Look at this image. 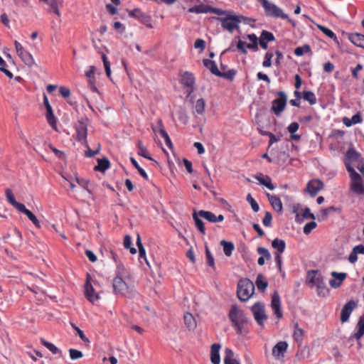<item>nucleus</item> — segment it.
Masks as SVG:
<instances>
[{"label":"nucleus","instance_id":"f257e3e1","mask_svg":"<svg viewBox=\"0 0 364 364\" xmlns=\"http://www.w3.org/2000/svg\"><path fill=\"white\" fill-rule=\"evenodd\" d=\"M214 19L221 23L222 27L228 31L230 33H232L235 28H238V24L244 21L247 22L250 21V18L245 17L243 16H237L232 11L227 16L225 17H213Z\"/></svg>","mask_w":364,"mask_h":364},{"label":"nucleus","instance_id":"f03ea898","mask_svg":"<svg viewBox=\"0 0 364 364\" xmlns=\"http://www.w3.org/2000/svg\"><path fill=\"white\" fill-rule=\"evenodd\" d=\"M306 283L311 287L316 286L318 296H326L328 293L326 284L323 282L322 275L317 270H310L307 273Z\"/></svg>","mask_w":364,"mask_h":364},{"label":"nucleus","instance_id":"7ed1b4c3","mask_svg":"<svg viewBox=\"0 0 364 364\" xmlns=\"http://www.w3.org/2000/svg\"><path fill=\"white\" fill-rule=\"evenodd\" d=\"M255 292V285L249 279L239 280L237 287V296L242 301H247Z\"/></svg>","mask_w":364,"mask_h":364},{"label":"nucleus","instance_id":"20e7f679","mask_svg":"<svg viewBox=\"0 0 364 364\" xmlns=\"http://www.w3.org/2000/svg\"><path fill=\"white\" fill-rule=\"evenodd\" d=\"M113 291L115 294H120L127 298H132L135 294L134 287L128 285L122 277L117 275L112 281Z\"/></svg>","mask_w":364,"mask_h":364},{"label":"nucleus","instance_id":"39448f33","mask_svg":"<svg viewBox=\"0 0 364 364\" xmlns=\"http://www.w3.org/2000/svg\"><path fill=\"white\" fill-rule=\"evenodd\" d=\"M229 318L232 326L236 328L237 333H242V325L247 322L245 313L237 305H233L230 309Z\"/></svg>","mask_w":364,"mask_h":364},{"label":"nucleus","instance_id":"423d86ee","mask_svg":"<svg viewBox=\"0 0 364 364\" xmlns=\"http://www.w3.org/2000/svg\"><path fill=\"white\" fill-rule=\"evenodd\" d=\"M262 4L265 14L268 16L272 17H280L283 19H287L289 22H290L294 26L296 25L295 22L292 21L287 14H284L283 11L279 8L277 5L273 3L268 1L267 0H259Z\"/></svg>","mask_w":364,"mask_h":364},{"label":"nucleus","instance_id":"0eeeda50","mask_svg":"<svg viewBox=\"0 0 364 364\" xmlns=\"http://www.w3.org/2000/svg\"><path fill=\"white\" fill-rule=\"evenodd\" d=\"M87 123L88 119L87 117H81L75 124V139L80 142L85 146L87 147L88 144L87 141Z\"/></svg>","mask_w":364,"mask_h":364},{"label":"nucleus","instance_id":"6e6552de","mask_svg":"<svg viewBox=\"0 0 364 364\" xmlns=\"http://www.w3.org/2000/svg\"><path fill=\"white\" fill-rule=\"evenodd\" d=\"M347 171L350 173L351 178L350 191L357 195H363L364 186L360 175L348 163H347Z\"/></svg>","mask_w":364,"mask_h":364},{"label":"nucleus","instance_id":"1a4fd4ad","mask_svg":"<svg viewBox=\"0 0 364 364\" xmlns=\"http://www.w3.org/2000/svg\"><path fill=\"white\" fill-rule=\"evenodd\" d=\"M277 95L278 96V98L272 102L271 110L274 114L279 116L286 107L287 96L283 91H278L277 92Z\"/></svg>","mask_w":364,"mask_h":364},{"label":"nucleus","instance_id":"9d476101","mask_svg":"<svg viewBox=\"0 0 364 364\" xmlns=\"http://www.w3.org/2000/svg\"><path fill=\"white\" fill-rule=\"evenodd\" d=\"M251 311L257 324L264 327V322L267 319L264 304L262 302L257 301L252 306Z\"/></svg>","mask_w":364,"mask_h":364},{"label":"nucleus","instance_id":"9b49d317","mask_svg":"<svg viewBox=\"0 0 364 364\" xmlns=\"http://www.w3.org/2000/svg\"><path fill=\"white\" fill-rule=\"evenodd\" d=\"M357 303L354 300H350L342 308L341 312V321L342 323L347 322L354 309L356 307Z\"/></svg>","mask_w":364,"mask_h":364},{"label":"nucleus","instance_id":"f8f14e48","mask_svg":"<svg viewBox=\"0 0 364 364\" xmlns=\"http://www.w3.org/2000/svg\"><path fill=\"white\" fill-rule=\"evenodd\" d=\"M288 343L286 341L278 342L272 348V356L277 360H282L287 350Z\"/></svg>","mask_w":364,"mask_h":364},{"label":"nucleus","instance_id":"ddd939ff","mask_svg":"<svg viewBox=\"0 0 364 364\" xmlns=\"http://www.w3.org/2000/svg\"><path fill=\"white\" fill-rule=\"evenodd\" d=\"M129 16L139 20L142 23L145 24L149 28H152L151 24V17L142 12L139 9H135L129 12Z\"/></svg>","mask_w":364,"mask_h":364},{"label":"nucleus","instance_id":"4468645a","mask_svg":"<svg viewBox=\"0 0 364 364\" xmlns=\"http://www.w3.org/2000/svg\"><path fill=\"white\" fill-rule=\"evenodd\" d=\"M85 294L86 298L92 303L97 301L99 299L98 294L95 292L90 281V275L87 276V281L85 284Z\"/></svg>","mask_w":364,"mask_h":364},{"label":"nucleus","instance_id":"2eb2a0df","mask_svg":"<svg viewBox=\"0 0 364 364\" xmlns=\"http://www.w3.org/2000/svg\"><path fill=\"white\" fill-rule=\"evenodd\" d=\"M271 306L278 319L282 318V311L281 309L280 296L277 291H274L272 296Z\"/></svg>","mask_w":364,"mask_h":364},{"label":"nucleus","instance_id":"dca6fc26","mask_svg":"<svg viewBox=\"0 0 364 364\" xmlns=\"http://www.w3.org/2000/svg\"><path fill=\"white\" fill-rule=\"evenodd\" d=\"M323 183L318 179L310 181L306 188V191L308 192L311 197H314L317 193L323 189Z\"/></svg>","mask_w":364,"mask_h":364},{"label":"nucleus","instance_id":"f3484780","mask_svg":"<svg viewBox=\"0 0 364 364\" xmlns=\"http://www.w3.org/2000/svg\"><path fill=\"white\" fill-rule=\"evenodd\" d=\"M198 214L200 218H203L210 223H216L224 220V216L223 215L217 216L210 211L200 210L198 211Z\"/></svg>","mask_w":364,"mask_h":364},{"label":"nucleus","instance_id":"a211bd4d","mask_svg":"<svg viewBox=\"0 0 364 364\" xmlns=\"http://www.w3.org/2000/svg\"><path fill=\"white\" fill-rule=\"evenodd\" d=\"M331 274L333 279L329 281V284L334 289L338 288L347 277L346 273L343 272L338 273L336 272H332Z\"/></svg>","mask_w":364,"mask_h":364},{"label":"nucleus","instance_id":"6ab92c4d","mask_svg":"<svg viewBox=\"0 0 364 364\" xmlns=\"http://www.w3.org/2000/svg\"><path fill=\"white\" fill-rule=\"evenodd\" d=\"M255 179H257L260 184L264 186L268 189L272 191L275 188V186L272 183V179L268 176H264L262 173H258L255 176Z\"/></svg>","mask_w":364,"mask_h":364},{"label":"nucleus","instance_id":"aec40b11","mask_svg":"<svg viewBox=\"0 0 364 364\" xmlns=\"http://www.w3.org/2000/svg\"><path fill=\"white\" fill-rule=\"evenodd\" d=\"M358 255H364V245H358L355 246L348 256V261L354 264L358 261Z\"/></svg>","mask_w":364,"mask_h":364},{"label":"nucleus","instance_id":"412c9836","mask_svg":"<svg viewBox=\"0 0 364 364\" xmlns=\"http://www.w3.org/2000/svg\"><path fill=\"white\" fill-rule=\"evenodd\" d=\"M267 197L272 208L277 213H281L282 211L283 206L279 198L277 196L271 195L269 193H267Z\"/></svg>","mask_w":364,"mask_h":364},{"label":"nucleus","instance_id":"4be33fe9","mask_svg":"<svg viewBox=\"0 0 364 364\" xmlns=\"http://www.w3.org/2000/svg\"><path fill=\"white\" fill-rule=\"evenodd\" d=\"M220 348L221 346L219 343H214L211 346L210 360L213 364H220V357L219 354Z\"/></svg>","mask_w":364,"mask_h":364},{"label":"nucleus","instance_id":"5701e85b","mask_svg":"<svg viewBox=\"0 0 364 364\" xmlns=\"http://www.w3.org/2000/svg\"><path fill=\"white\" fill-rule=\"evenodd\" d=\"M47 122L52 127V128L58 132L57 119L54 116L51 106L47 100Z\"/></svg>","mask_w":364,"mask_h":364},{"label":"nucleus","instance_id":"b1692460","mask_svg":"<svg viewBox=\"0 0 364 364\" xmlns=\"http://www.w3.org/2000/svg\"><path fill=\"white\" fill-rule=\"evenodd\" d=\"M350 41L358 47L364 48V35L355 33L348 35Z\"/></svg>","mask_w":364,"mask_h":364},{"label":"nucleus","instance_id":"393cba45","mask_svg":"<svg viewBox=\"0 0 364 364\" xmlns=\"http://www.w3.org/2000/svg\"><path fill=\"white\" fill-rule=\"evenodd\" d=\"M360 157V154L358 153L353 148L349 149L346 154V158H345V165L347 168V163L350 166L351 162L357 161H358Z\"/></svg>","mask_w":364,"mask_h":364},{"label":"nucleus","instance_id":"a878e982","mask_svg":"<svg viewBox=\"0 0 364 364\" xmlns=\"http://www.w3.org/2000/svg\"><path fill=\"white\" fill-rule=\"evenodd\" d=\"M205 102L203 98H200L196 100L195 105L193 106L192 113L193 116L196 117V114H203L205 110Z\"/></svg>","mask_w":364,"mask_h":364},{"label":"nucleus","instance_id":"bb28decb","mask_svg":"<svg viewBox=\"0 0 364 364\" xmlns=\"http://www.w3.org/2000/svg\"><path fill=\"white\" fill-rule=\"evenodd\" d=\"M357 332L351 337L359 340L364 335V314L359 318L356 325Z\"/></svg>","mask_w":364,"mask_h":364},{"label":"nucleus","instance_id":"cd10ccee","mask_svg":"<svg viewBox=\"0 0 364 364\" xmlns=\"http://www.w3.org/2000/svg\"><path fill=\"white\" fill-rule=\"evenodd\" d=\"M181 82L185 86L191 87L192 91L193 85L195 83V79L193 74L188 72H186L182 76Z\"/></svg>","mask_w":364,"mask_h":364},{"label":"nucleus","instance_id":"c85d7f7f","mask_svg":"<svg viewBox=\"0 0 364 364\" xmlns=\"http://www.w3.org/2000/svg\"><path fill=\"white\" fill-rule=\"evenodd\" d=\"M224 353V364H240L234 358V353L231 349L225 348Z\"/></svg>","mask_w":364,"mask_h":364},{"label":"nucleus","instance_id":"c756f323","mask_svg":"<svg viewBox=\"0 0 364 364\" xmlns=\"http://www.w3.org/2000/svg\"><path fill=\"white\" fill-rule=\"evenodd\" d=\"M203 62L204 66L207 68L211 72V73L216 76H218L220 70H218L215 61L209 59H204Z\"/></svg>","mask_w":364,"mask_h":364},{"label":"nucleus","instance_id":"7c9ffc66","mask_svg":"<svg viewBox=\"0 0 364 364\" xmlns=\"http://www.w3.org/2000/svg\"><path fill=\"white\" fill-rule=\"evenodd\" d=\"M183 319L185 325L189 330H193L196 327V319L191 314L186 313Z\"/></svg>","mask_w":364,"mask_h":364},{"label":"nucleus","instance_id":"2f4dec72","mask_svg":"<svg viewBox=\"0 0 364 364\" xmlns=\"http://www.w3.org/2000/svg\"><path fill=\"white\" fill-rule=\"evenodd\" d=\"M220 245L223 248V252L225 256L230 257L232 251L235 250V245L232 242H228L226 240H221Z\"/></svg>","mask_w":364,"mask_h":364},{"label":"nucleus","instance_id":"473e14b6","mask_svg":"<svg viewBox=\"0 0 364 364\" xmlns=\"http://www.w3.org/2000/svg\"><path fill=\"white\" fill-rule=\"evenodd\" d=\"M210 6L200 4L195 6H192L188 9V12L196 14H207L209 13V9Z\"/></svg>","mask_w":364,"mask_h":364},{"label":"nucleus","instance_id":"72a5a7b5","mask_svg":"<svg viewBox=\"0 0 364 364\" xmlns=\"http://www.w3.org/2000/svg\"><path fill=\"white\" fill-rule=\"evenodd\" d=\"M272 246L274 249L277 250L276 253L282 254L285 250L286 244L284 240L275 238L272 242Z\"/></svg>","mask_w":364,"mask_h":364},{"label":"nucleus","instance_id":"f704fd0d","mask_svg":"<svg viewBox=\"0 0 364 364\" xmlns=\"http://www.w3.org/2000/svg\"><path fill=\"white\" fill-rule=\"evenodd\" d=\"M255 284L258 290L264 291L268 286V282L265 280L263 274H259L257 277Z\"/></svg>","mask_w":364,"mask_h":364},{"label":"nucleus","instance_id":"c9c22d12","mask_svg":"<svg viewBox=\"0 0 364 364\" xmlns=\"http://www.w3.org/2000/svg\"><path fill=\"white\" fill-rule=\"evenodd\" d=\"M199 218H200V215L198 214V212H194L193 214V218L195 221L196 226L197 229L200 231V233H202L203 235H205V228L204 227V223L202 221V220H200Z\"/></svg>","mask_w":364,"mask_h":364},{"label":"nucleus","instance_id":"e433bc0d","mask_svg":"<svg viewBox=\"0 0 364 364\" xmlns=\"http://www.w3.org/2000/svg\"><path fill=\"white\" fill-rule=\"evenodd\" d=\"M98 164L95 167V171L105 172L110 166L109 161L107 158L98 159Z\"/></svg>","mask_w":364,"mask_h":364},{"label":"nucleus","instance_id":"4c0bfd02","mask_svg":"<svg viewBox=\"0 0 364 364\" xmlns=\"http://www.w3.org/2000/svg\"><path fill=\"white\" fill-rule=\"evenodd\" d=\"M299 125L297 122L291 123L287 127L288 132L291 134V139L298 141L300 139V136L294 133L299 129Z\"/></svg>","mask_w":364,"mask_h":364},{"label":"nucleus","instance_id":"58836bf2","mask_svg":"<svg viewBox=\"0 0 364 364\" xmlns=\"http://www.w3.org/2000/svg\"><path fill=\"white\" fill-rule=\"evenodd\" d=\"M18 55L26 65H31L33 64V59L32 58V55L26 50L20 52L19 53H18Z\"/></svg>","mask_w":364,"mask_h":364},{"label":"nucleus","instance_id":"ea45409f","mask_svg":"<svg viewBox=\"0 0 364 364\" xmlns=\"http://www.w3.org/2000/svg\"><path fill=\"white\" fill-rule=\"evenodd\" d=\"M63 5L62 0H50V11L55 14L58 17L60 14L59 11V8Z\"/></svg>","mask_w":364,"mask_h":364},{"label":"nucleus","instance_id":"a19ab883","mask_svg":"<svg viewBox=\"0 0 364 364\" xmlns=\"http://www.w3.org/2000/svg\"><path fill=\"white\" fill-rule=\"evenodd\" d=\"M317 27L326 36H327L330 38L333 39L335 42L338 43V38H337L336 36L335 35V33L331 30H330L329 28H328L323 26H321V25H317Z\"/></svg>","mask_w":364,"mask_h":364},{"label":"nucleus","instance_id":"79ce46f5","mask_svg":"<svg viewBox=\"0 0 364 364\" xmlns=\"http://www.w3.org/2000/svg\"><path fill=\"white\" fill-rule=\"evenodd\" d=\"M303 98L304 100L309 102L310 105H315L316 103V97L311 91H304Z\"/></svg>","mask_w":364,"mask_h":364},{"label":"nucleus","instance_id":"37998d69","mask_svg":"<svg viewBox=\"0 0 364 364\" xmlns=\"http://www.w3.org/2000/svg\"><path fill=\"white\" fill-rule=\"evenodd\" d=\"M130 161L132 162V164H133V166L136 168V170L138 171L139 173L145 179V180H149V177H148V175L146 174V173L145 172V171L141 168L139 165V164L137 163V161L133 158V157H131L130 158Z\"/></svg>","mask_w":364,"mask_h":364},{"label":"nucleus","instance_id":"c03bdc74","mask_svg":"<svg viewBox=\"0 0 364 364\" xmlns=\"http://www.w3.org/2000/svg\"><path fill=\"white\" fill-rule=\"evenodd\" d=\"M205 257L206 264L211 267H215V259L213 255L211 254L208 247L205 245Z\"/></svg>","mask_w":364,"mask_h":364},{"label":"nucleus","instance_id":"a18cd8bd","mask_svg":"<svg viewBox=\"0 0 364 364\" xmlns=\"http://www.w3.org/2000/svg\"><path fill=\"white\" fill-rule=\"evenodd\" d=\"M310 46L306 44L301 47L296 48L294 50V54L297 56H301L303 55L304 53L310 52Z\"/></svg>","mask_w":364,"mask_h":364},{"label":"nucleus","instance_id":"49530a36","mask_svg":"<svg viewBox=\"0 0 364 364\" xmlns=\"http://www.w3.org/2000/svg\"><path fill=\"white\" fill-rule=\"evenodd\" d=\"M259 38L267 42H271L275 40L272 33L264 30L262 31Z\"/></svg>","mask_w":364,"mask_h":364},{"label":"nucleus","instance_id":"de8ad7c7","mask_svg":"<svg viewBox=\"0 0 364 364\" xmlns=\"http://www.w3.org/2000/svg\"><path fill=\"white\" fill-rule=\"evenodd\" d=\"M236 75V71L235 70H229L227 72H220L219 73L218 77H221L230 80H232L235 75Z\"/></svg>","mask_w":364,"mask_h":364},{"label":"nucleus","instance_id":"09e8293b","mask_svg":"<svg viewBox=\"0 0 364 364\" xmlns=\"http://www.w3.org/2000/svg\"><path fill=\"white\" fill-rule=\"evenodd\" d=\"M247 200L250 204L251 208L254 212L257 213L259 211V206L256 200L252 197L250 193L247 194Z\"/></svg>","mask_w":364,"mask_h":364},{"label":"nucleus","instance_id":"8fccbe9b","mask_svg":"<svg viewBox=\"0 0 364 364\" xmlns=\"http://www.w3.org/2000/svg\"><path fill=\"white\" fill-rule=\"evenodd\" d=\"M304 331L301 328H299L298 323L294 324V338L296 341H300L302 339Z\"/></svg>","mask_w":364,"mask_h":364},{"label":"nucleus","instance_id":"3c124183","mask_svg":"<svg viewBox=\"0 0 364 364\" xmlns=\"http://www.w3.org/2000/svg\"><path fill=\"white\" fill-rule=\"evenodd\" d=\"M102 58L103 64L105 66L106 75L108 77L110 78V77H111L110 63L108 61L107 58L105 54H102Z\"/></svg>","mask_w":364,"mask_h":364},{"label":"nucleus","instance_id":"603ef678","mask_svg":"<svg viewBox=\"0 0 364 364\" xmlns=\"http://www.w3.org/2000/svg\"><path fill=\"white\" fill-rule=\"evenodd\" d=\"M5 193H6V200L11 205H12L14 206L17 203V201L15 199V197L12 193V191L10 188H6Z\"/></svg>","mask_w":364,"mask_h":364},{"label":"nucleus","instance_id":"864d4df0","mask_svg":"<svg viewBox=\"0 0 364 364\" xmlns=\"http://www.w3.org/2000/svg\"><path fill=\"white\" fill-rule=\"evenodd\" d=\"M231 11H225L217 8H213L210 6L209 13L215 14L218 16H227L229 14H230Z\"/></svg>","mask_w":364,"mask_h":364},{"label":"nucleus","instance_id":"5fc2aeb1","mask_svg":"<svg viewBox=\"0 0 364 364\" xmlns=\"http://www.w3.org/2000/svg\"><path fill=\"white\" fill-rule=\"evenodd\" d=\"M71 326L77 331L80 339L87 343H90V340L85 336L83 331L80 330L75 323H70Z\"/></svg>","mask_w":364,"mask_h":364},{"label":"nucleus","instance_id":"6e6d98bb","mask_svg":"<svg viewBox=\"0 0 364 364\" xmlns=\"http://www.w3.org/2000/svg\"><path fill=\"white\" fill-rule=\"evenodd\" d=\"M316 225H317V224L314 221H311L310 223H306L304 225V229H303L304 233L305 235H309L311 232L312 230L316 228Z\"/></svg>","mask_w":364,"mask_h":364},{"label":"nucleus","instance_id":"4d7b16f0","mask_svg":"<svg viewBox=\"0 0 364 364\" xmlns=\"http://www.w3.org/2000/svg\"><path fill=\"white\" fill-rule=\"evenodd\" d=\"M69 353L72 360H77L81 358L83 356L81 351L73 348L69 350Z\"/></svg>","mask_w":364,"mask_h":364},{"label":"nucleus","instance_id":"13d9d810","mask_svg":"<svg viewBox=\"0 0 364 364\" xmlns=\"http://www.w3.org/2000/svg\"><path fill=\"white\" fill-rule=\"evenodd\" d=\"M273 57V54L270 52H267L265 54L264 60L262 63V65L265 68H269L272 65V58Z\"/></svg>","mask_w":364,"mask_h":364},{"label":"nucleus","instance_id":"bf43d9fd","mask_svg":"<svg viewBox=\"0 0 364 364\" xmlns=\"http://www.w3.org/2000/svg\"><path fill=\"white\" fill-rule=\"evenodd\" d=\"M272 220V213L269 211H267L265 213L264 217L262 220V223L264 226L269 227L271 225Z\"/></svg>","mask_w":364,"mask_h":364},{"label":"nucleus","instance_id":"052dcab7","mask_svg":"<svg viewBox=\"0 0 364 364\" xmlns=\"http://www.w3.org/2000/svg\"><path fill=\"white\" fill-rule=\"evenodd\" d=\"M257 252H258V254L261 255L262 257H265L267 259H271V255H270L269 250L265 247H259L257 248Z\"/></svg>","mask_w":364,"mask_h":364},{"label":"nucleus","instance_id":"680f3d73","mask_svg":"<svg viewBox=\"0 0 364 364\" xmlns=\"http://www.w3.org/2000/svg\"><path fill=\"white\" fill-rule=\"evenodd\" d=\"M238 39L237 43V48L244 55L247 53L246 48H245V42L239 39V36L235 38V40Z\"/></svg>","mask_w":364,"mask_h":364},{"label":"nucleus","instance_id":"e2e57ef3","mask_svg":"<svg viewBox=\"0 0 364 364\" xmlns=\"http://www.w3.org/2000/svg\"><path fill=\"white\" fill-rule=\"evenodd\" d=\"M275 262L277 264V266L278 267V269L279 272L282 274V275L284 277L285 273L282 269V256L281 254L275 253Z\"/></svg>","mask_w":364,"mask_h":364},{"label":"nucleus","instance_id":"0e129e2a","mask_svg":"<svg viewBox=\"0 0 364 364\" xmlns=\"http://www.w3.org/2000/svg\"><path fill=\"white\" fill-rule=\"evenodd\" d=\"M87 150L85 152V155L86 157H92L95 155L97 154L100 151V144H97V148L95 151H92L89 148V146L87 147Z\"/></svg>","mask_w":364,"mask_h":364},{"label":"nucleus","instance_id":"69168bd1","mask_svg":"<svg viewBox=\"0 0 364 364\" xmlns=\"http://www.w3.org/2000/svg\"><path fill=\"white\" fill-rule=\"evenodd\" d=\"M26 216L28 218V219L30 220H31L33 222V223L37 227V228H40V224H39V221L37 219V218L33 214V213L31 211H28L26 213Z\"/></svg>","mask_w":364,"mask_h":364},{"label":"nucleus","instance_id":"338daca9","mask_svg":"<svg viewBox=\"0 0 364 364\" xmlns=\"http://www.w3.org/2000/svg\"><path fill=\"white\" fill-rule=\"evenodd\" d=\"M194 48L203 50L205 48V42L203 39L198 38L194 43Z\"/></svg>","mask_w":364,"mask_h":364},{"label":"nucleus","instance_id":"774afa93","mask_svg":"<svg viewBox=\"0 0 364 364\" xmlns=\"http://www.w3.org/2000/svg\"><path fill=\"white\" fill-rule=\"evenodd\" d=\"M59 93L64 97L67 98L70 95V90L66 87L61 86L59 87Z\"/></svg>","mask_w":364,"mask_h":364}]
</instances>
